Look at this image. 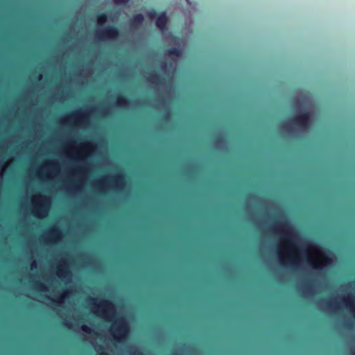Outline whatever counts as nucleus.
Instances as JSON below:
<instances>
[{"label":"nucleus","mask_w":355,"mask_h":355,"mask_svg":"<svg viewBox=\"0 0 355 355\" xmlns=\"http://www.w3.org/2000/svg\"><path fill=\"white\" fill-rule=\"evenodd\" d=\"M97 184H98V185H103V184H105V182H104V181H103V180H98V181L97 182Z\"/></svg>","instance_id":"c756f323"},{"label":"nucleus","mask_w":355,"mask_h":355,"mask_svg":"<svg viewBox=\"0 0 355 355\" xmlns=\"http://www.w3.org/2000/svg\"><path fill=\"white\" fill-rule=\"evenodd\" d=\"M131 103V101L123 95H118L116 104L120 107H126Z\"/></svg>","instance_id":"9b49d317"},{"label":"nucleus","mask_w":355,"mask_h":355,"mask_svg":"<svg viewBox=\"0 0 355 355\" xmlns=\"http://www.w3.org/2000/svg\"><path fill=\"white\" fill-rule=\"evenodd\" d=\"M216 141H217V143H218V144H222V143H223V139L222 137H220V136H218V137H217V139H216Z\"/></svg>","instance_id":"bb28decb"},{"label":"nucleus","mask_w":355,"mask_h":355,"mask_svg":"<svg viewBox=\"0 0 355 355\" xmlns=\"http://www.w3.org/2000/svg\"><path fill=\"white\" fill-rule=\"evenodd\" d=\"M166 67V62H162V64H161V67L163 69V68H165Z\"/></svg>","instance_id":"473e14b6"},{"label":"nucleus","mask_w":355,"mask_h":355,"mask_svg":"<svg viewBox=\"0 0 355 355\" xmlns=\"http://www.w3.org/2000/svg\"><path fill=\"white\" fill-rule=\"evenodd\" d=\"M132 355H145V354L143 352L138 351V352H134V354Z\"/></svg>","instance_id":"c85d7f7f"},{"label":"nucleus","mask_w":355,"mask_h":355,"mask_svg":"<svg viewBox=\"0 0 355 355\" xmlns=\"http://www.w3.org/2000/svg\"><path fill=\"white\" fill-rule=\"evenodd\" d=\"M283 128L285 129V130H289V125H288V123H286L283 125Z\"/></svg>","instance_id":"cd10ccee"},{"label":"nucleus","mask_w":355,"mask_h":355,"mask_svg":"<svg viewBox=\"0 0 355 355\" xmlns=\"http://www.w3.org/2000/svg\"><path fill=\"white\" fill-rule=\"evenodd\" d=\"M64 325L67 327V328H69L70 327V322H65L64 324Z\"/></svg>","instance_id":"2f4dec72"},{"label":"nucleus","mask_w":355,"mask_h":355,"mask_svg":"<svg viewBox=\"0 0 355 355\" xmlns=\"http://www.w3.org/2000/svg\"><path fill=\"white\" fill-rule=\"evenodd\" d=\"M311 114L308 111L297 113L291 119V123L300 130H306L310 127Z\"/></svg>","instance_id":"20e7f679"},{"label":"nucleus","mask_w":355,"mask_h":355,"mask_svg":"<svg viewBox=\"0 0 355 355\" xmlns=\"http://www.w3.org/2000/svg\"><path fill=\"white\" fill-rule=\"evenodd\" d=\"M313 280L309 281L305 285L306 291L309 293L313 294V290L312 288Z\"/></svg>","instance_id":"a211bd4d"},{"label":"nucleus","mask_w":355,"mask_h":355,"mask_svg":"<svg viewBox=\"0 0 355 355\" xmlns=\"http://www.w3.org/2000/svg\"><path fill=\"white\" fill-rule=\"evenodd\" d=\"M117 5H126L130 0H113Z\"/></svg>","instance_id":"4be33fe9"},{"label":"nucleus","mask_w":355,"mask_h":355,"mask_svg":"<svg viewBox=\"0 0 355 355\" xmlns=\"http://www.w3.org/2000/svg\"><path fill=\"white\" fill-rule=\"evenodd\" d=\"M324 260L327 263H329L331 262V259L328 257H324Z\"/></svg>","instance_id":"7c9ffc66"},{"label":"nucleus","mask_w":355,"mask_h":355,"mask_svg":"<svg viewBox=\"0 0 355 355\" xmlns=\"http://www.w3.org/2000/svg\"><path fill=\"white\" fill-rule=\"evenodd\" d=\"M36 265H35V263H33V264L31 265V268H33V267H35Z\"/></svg>","instance_id":"f704fd0d"},{"label":"nucleus","mask_w":355,"mask_h":355,"mask_svg":"<svg viewBox=\"0 0 355 355\" xmlns=\"http://www.w3.org/2000/svg\"><path fill=\"white\" fill-rule=\"evenodd\" d=\"M100 355H110L109 354L106 353V352H101L100 354Z\"/></svg>","instance_id":"72a5a7b5"},{"label":"nucleus","mask_w":355,"mask_h":355,"mask_svg":"<svg viewBox=\"0 0 355 355\" xmlns=\"http://www.w3.org/2000/svg\"><path fill=\"white\" fill-rule=\"evenodd\" d=\"M65 297H66V295L63 294V295L59 296L58 297H57V299L52 300V301L54 302H57V303H61V302H63V300L65 298Z\"/></svg>","instance_id":"412c9836"},{"label":"nucleus","mask_w":355,"mask_h":355,"mask_svg":"<svg viewBox=\"0 0 355 355\" xmlns=\"http://www.w3.org/2000/svg\"><path fill=\"white\" fill-rule=\"evenodd\" d=\"M81 329L85 333L89 334L92 332L91 328L86 324L82 325Z\"/></svg>","instance_id":"5701e85b"},{"label":"nucleus","mask_w":355,"mask_h":355,"mask_svg":"<svg viewBox=\"0 0 355 355\" xmlns=\"http://www.w3.org/2000/svg\"><path fill=\"white\" fill-rule=\"evenodd\" d=\"M110 182L121 189L125 186V177L121 173H117L110 179Z\"/></svg>","instance_id":"1a4fd4ad"},{"label":"nucleus","mask_w":355,"mask_h":355,"mask_svg":"<svg viewBox=\"0 0 355 355\" xmlns=\"http://www.w3.org/2000/svg\"><path fill=\"white\" fill-rule=\"evenodd\" d=\"M58 275L61 279H68L71 276V273L69 270L67 265L58 269Z\"/></svg>","instance_id":"ddd939ff"},{"label":"nucleus","mask_w":355,"mask_h":355,"mask_svg":"<svg viewBox=\"0 0 355 355\" xmlns=\"http://www.w3.org/2000/svg\"><path fill=\"white\" fill-rule=\"evenodd\" d=\"M78 116L85 117L87 116V114L85 112H84L80 110L77 111L76 112H73V113L70 114L67 119L69 120V119H74Z\"/></svg>","instance_id":"f3484780"},{"label":"nucleus","mask_w":355,"mask_h":355,"mask_svg":"<svg viewBox=\"0 0 355 355\" xmlns=\"http://www.w3.org/2000/svg\"><path fill=\"white\" fill-rule=\"evenodd\" d=\"M286 259L291 263V266L293 267H297L298 266V254L295 252H291L286 256Z\"/></svg>","instance_id":"4468645a"},{"label":"nucleus","mask_w":355,"mask_h":355,"mask_svg":"<svg viewBox=\"0 0 355 355\" xmlns=\"http://www.w3.org/2000/svg\"><path fill=\"white\" fill-rule=\"evenodd\" d=\"M46 198L45 196H41L38 202L36 204L37 209L33 211V214L35 216H44L47 214L49 205V202L46 203Z\"/></svg>","instance_id":"423d86ee"},{"label":"nucleus","mask_w":355,"mask_h":355,"mask_svg":"<svg viewBox=\"0 0 355 355\" xmlns=\"http://www.w3.org/2000/svg\"><path fill=\"white\" fill-rule=\"evenodd\" d=\"M42 78L41 75L39 76L38 80H40Z\"/></svg>","instance_id":"e433bc0d"},{"label":"nucleus","mask_w":355,"mask_h":355,"mask_svg":"<svg viewBox=\"0 0 355 355\" xmlns=\"http://www.w3.org/2000/svg\"><path fill=\"white\" fill-rule=\"evenodd\" d=\"M49 234H50L51 238L56 239V238H58L59 236L60 232L56 229H52V230H51L49 231Z\"/></svg>","instance_id":"6ab92c4d"},{"label":"nucleus","mask_w":355,"mask_h":355,"mask_svg":"<svg viewBox=\"0 0 355 355\" xmlns=\"http://www.w3.org/2000/svg\"><path fill=\"white\" fill-rule=\"evenodd\" d=\"M130 330L129 324L124 317L119 318L115 322L113 329V338L118 343H122L127 338Z\"/></svg>","instance_id":"f257e3e1"},{"label":"nucleus","mask_w":355,"mask_h":355,"mask_svg":"<svg viewBox=\"0 0 355 355\" xmlns=\"http://www.w3.org/2000/svg\"><path fill=\"white\" fill-rule=\"evenodd\" d=\"M310 264L314 269H322V267L315 261H310Z\"/></svg>","instance_id":"b1692460"},{"label":"nucleus","mask_w":355,"mask_h":355,"mask_svg":"<svg viewBox=\"0 0 355 355\" xmlns=\"http://www.w3.org/2000/svg\"><path fill=\"white\" fill-rule=\"evenodd\" d=\"M148 17L150 19H154L157 17L155 24L162 31H165L167 28V24L168 21V17L165 12H162L157 15L155 10L148 12Z\"/></svg>","instance_id":"39448f33"},{"label":"nucleus","mask_w":355,"mask_h":355,"mask_svg":"<svg viewBox=\"0 0 355 355\" xmlns=\"http://www.w3.org/2000/svg\"><path fill=\"white\" fill-rule=\"evenodd\" d=\"M119 29L114 25H108L102 29H97L96 37L100 41H114L119 36Z\"/></svg>","instance_id":"f03ea898"},{"label":"nucleus","mask_w":355,"mask_h":355,"mask_svg":"<svg viewBox=\"0 0 355 355\" xmlns=\"http://www.w3.org/2000/svg\"><path fill=\"white\" fill-rule=\"evenodd\" d=\"M326 305L329 306L333 309L337 308L336 303L335 302H326Z\"/></svg>","instance_id":"393cba45"},{"label":"nucleus","mask_w":355,"mask_h":355,"mask_svg":"<svg viewBox=\"0 0 355 355\" xmlns=\"http://www.w3.org/2000/svg\"><path fill=\"white\" fill-rule=\"evenodd\" d=\"M149 80L158 85H164L166 83V80L162 76L157 72H153L150 73L149 76Z\"/></svg>","instance_id":"6e6552de"},{"label":"nucleus","mask_w":355,"mask_h":355,"mask_svg":"<svg viewBox=\"0 0 355 355\" xmlns=\"http://www.w3.org/2000/svg\"><path fill=\"white\" fill-rule=\"evenodd\" d=\"M166 53L169 55H175L177 57L180 56L182 54L181 50L178 47H171L167 49Z\"/></svg>","instance_id":"dca6fc26"},{"label":"nucleus","mask_w":355,"mask_h":355,"mask_svg":"<svg viewBox=\"0 0 355 355\" xmlns=\"http://www.w3.org/2000/svg\"><path fill=\"white\" fill-rule=\"evenodd\" d=\"M99 307L103 310L105 309L109 313H114V306L113 303L107 300H103L101 302Z\"/></svg>","instance_id":"9d476101"},{"label":"nucleus","mask_w":355,"mask_h":355,"mask_svg":"<svg viewBox=\"0 0 355 355\" xmlns=\"http://www.w3.org/2000/svg\"><path fill=\"white\" fill-rule=\"evenodd\" d=\"M90 300L92 302H96V300L94 298H91Z\"/></svg>","instance_id":"c9c22d12"},{"label":"nucleus","mask_w":355,"mask_h":355,"mask_svg":"<svg viewBox=\"0 0 355 355\" xmlns=\"http://www.w3.org/2000/svg\"><path fill=\"white\" fill-rule=\"evenodd\" d=\"M35 288L39 291H46V287L42 283H37L35 287Z\"/></svg>","instance_id":"aec40b11"},{"label":"nucleus","mask_w":355,"mask_h":355,"mask_svg":"<svg viewBox=\"0 0 355 355\" xmlns=\"http://www.w3.org/2000/svg\"><path fill=\"white\" fill-rule=\"evenodd\" d=\"M344 327L346 329H351L352 327V323L349 321L345 322L344 323Z\"/></svg>","instance_id":"a878e982"},{"label":"nucleus","mask_w":355,"mask_h":355,"mask_svg":"<svg viewBox=\"0 0 355 355\" xmlns=\"http://www.w3.org/2000/svg\"><path fill=\"white\" fill-rule=\"evenodd\" d=\"M107 15L105 12H101L97 15V23L100 26H103L107 21Z\"/></svg>","instance_id":"2eb2a0df"},{"label":"nucleus","mask_w":355,"mask_h":355,"mask_svg":"<svg viewBox=\"0 0 355 355\" xmlns=\"http://www.w3.org/2000/svg\"><path fill=\"white\" fill-rule=\"evenodd\" d=\"M275 227L274 230L282 232L286 236L284 243L291 248L295 249V246L293 245V239L294 236L292 235L291 232L293 227L288 223L287 220H275Z\"/></svg>","instance_id":"7ed1b4c3"},{"label":"nucleus","mask_w":355,"mask_h":355,"mask_svg":"<svg viewBox=\"0 0 355 355\" xmlns=\"http://www.w3.org/2000/svg\"><path fill=\"white\" fill-rule=\"evenodd\" d=\"M144 20V15L142 14H135L133 15L131 20V24L135 27H138L142 24Z\"/></svg>","instance_id":"f8f14e48"},{"label":"nucleus","mask_w":355,"mask_h":355,"mask_svg":"<svg viewBox=\"0 0 355 355\" xmlns=\"http://www.w3.org/2000/svg\"><path fill=\"white\" fill-rule=\"evenodd\" d=\"M343 302L355 319V295L353 293H349L343 297Z\"/></svg>","instance_id":"0eeeda50"}]
</instances>
